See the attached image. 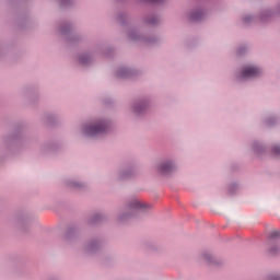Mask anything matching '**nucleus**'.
<instances>
[{"instance_id": "obj_1", "label": "nucleus", "mask_w": 280, "mask_h": 280, "mask_svg": "<svg viewBox=\"0 0 280 280\" xmlns=\"http://www.w3.org/2000/svg\"><path fill=\"white\" fill-rule=\"evenodd\" d=\"M104 130H106V125L104 122H98L94 126L86 127L85 135H88V137H95V135H101Z\"/></svg>"}, {"instance_id": "obj_2", "label": "nucleus", "mask_w": 280, "mask_h": 280, "mask_svg": "<svg viewBox=\"0 0 280 280\" xmlns=\"http://www.w3.org/2000/svg\"><path fill=\"white\" fill-rule=\"evenodd\" d=\"M261 73V70L257 67H247L241 73L242 80H248V78H257Z\"/></svg>"}, {"instance_id": "obj_3", "label": "nucleus", "mask_w": 280, "mask_h": 280, "mask_svg": "<svg viewBox=\"0 0 280 280\" xmlns=\"http://www.w3.org/2000/svg\"><path fill=\"white\" fill-rule=\"evenodd\" d=\"M173 168H174V165L172 164V162H164L160 166V172L162 174H170V172H172Z\"/></svg>"}, {"instance_id": "obj_4", "label": "nucleus", "mask_w": 280, "mask_h": 280, "mask_svg": "<svg viewBox=\"0 0 280 280\" xmlns=\"http://www.w3.org/2000/svg\"><path fill=\"white\" fill-rule=\"evenodd\" d=\"M273 152L275 154H280V147H275Z\"/></svg>"}, {"instance_id": "obj_5", "label": "nucleus", "mask_w": 280, "mask_h": 280, "mask_svg": "<svg viewBox=\"0 0 280 280\" xmlns=\"http://www.w3.org/2000/svg\"><path fill=\"white\" fill-rule=\"evenodd\" d=\"M139 207H141V203H139V201H135L133 208H135V209H139Z\"/></svg>"}, {"instance_id": "obj_6", "label": "nucleus", "mask_w": 280, "mask_h": 280, "mask_svg": "<svg viewBox=\"0 0 280 280\" xmlns=\"http://www.w3.org/2000/svg\"><path fill=\"white\" fill-rule=\"evenodd\" d=\"M149 1H152L153 3H159V1L161 0H149Z\"/></svg>"}]
</instances>
